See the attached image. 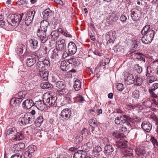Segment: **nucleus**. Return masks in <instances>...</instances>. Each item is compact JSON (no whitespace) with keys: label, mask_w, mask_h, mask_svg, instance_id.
Returning a JSON list of instances; mask_svg holds the SVG:
<instances>
[{"label":"nucleus","mask_w":158,"mask_h":158,"mask_svg":"<svg viewBox=\"0 0 158 158\" xmlns=\"http://www.w3.org/2000/svg\"><path fill=\"white\" fill-rule=\"evenodd\" d=\"M141 32L144 34L141 39L142 42L145 44L150 43L154 38V31L150 28L149 25H146L143 27Z\"/></svg>","instance_id":"obj_1"},{"label":"nucleus","mask_w":158,"mask_h":158,"mask_svg":"<svg viewBox=\"0 0 158 158\" xmlns=\"http://www.w3.org/2000/svg\"><path fill=\"white\" fill-rule=\"evenodd\" d=\"M23 15H15L10 14L7 18V21L9 24L8 27L10 29V27H15L19 25L22 19Z\"/></svg>","instance_id":"obj_2"},{"label":"nucleus","mask_w":158,"mask_h":158,"mask_svg":"<svg viewBox=\"0 0 158 158\" xmlns=\"http://www.w3.org/2000/svg\"><path fill=\"white\" fill-rule=\"evenodd\" d=\"M35 117L30 113H26L24 117H20L19 119V123L21 126L31 124L34 121Z\"/></svg>","instance_id":"obj_3"},{"label":"nucleus","mask_w":158,"mask_h":158,"mask_svg":"<svg viewBox=\"0 0 158 158\" xmlns=\"http://www.w3.org/2000/svg\"><path fill=\"white\" fill-rule=\"evenodd\" d=\"M27 57L26 64L28 67H30L35 64L38 58V56L35 53L26 52L24 54Z\"/></svg>","instance_id":"obj_4"},{"label":"nucleus","mask_w":158,"mask_h":158,"mask_svg":"<svg viewBox=\"0 0 158 158\" xmlns=\"http://www.w3.org/2000/svg\"><path fill=\"white\" fill-rule=\"evenodd\" d=\"M50 65L48 60L45 59L43 61H39L36 64V68L39 71L46 70Z\"/></svg>","instance_id":"obj_5"},{"label":"nucleus","mask_w":158,"mask_h":158,"mask_svg":"<svg viewBox=\"0 0 158 158\" xmlns=\"http://www.w3.org/2000/svg\"><path fill=\"white\" fill-rule=\"evenodd\" d=\"M47 30L40 28L37 30V35L40 38L41 41L42 43H44L47 40V38L46 35Z\"/></svg>","instance_id":"obj_6"},{"label":"nucleus","mask_w":158,"mask_h":158,"mask_svg":"<svg viewBox=\"0 0 158 158\" xmlns=\"http://www.w3.org/2000/svg\"><path fill=\"white\" fill-rule=\"evenodd\" d=\"M116 32L114 31L107 33L105 35L106 40L110 43H113L116 39Z\"/></svg>","instance_id":"obj_7"},{"label":"nucleus","mask_w":158,"mask_h":158,"mask_svg":"<svg viewBox=\"0 0 158 158\" xmlns=\"http://www.w3.org/2000/svg\"><path fill=\"white\" fill-rule=\"evenodd\" d=\"M130 119V117L128 116L124 115L117 117L114 120L115 123L117 125H122L125 123L127 121Z\"/></svg>","instance_id":"obj_8"},{"label":"nucleus","mask_w":158,"mask_h":158,"mask_svg":"<svg viewBox=\"0 0 158 158\" xmlns=\"http://www.w3.org/2000/svg\"><path fill=\"white\" fill-rule=\"evenodd\" d=\"M35 11L34 10L28 12L25 19V23L27 26L31 24L32 20L35 15Z\"/></svg>","instance_id":"obj_9"},{"label":"nucleus","mask_w":158,"mask_h":158,"mask_svg":"<svg viewBox=\"0 0 158 158\" xmlns=\"http://www.w3.org/2000/svg\"><path fill=\"white\" fill-rule=\"evenodd\" d=\"M66 45L65 41L63 39H60L56 41V49L58 50L64 51L65 50Z\"/></svg>","instance_id":"obj_10"},{"label":"nucleus","mask_w":158,"mask_h":158,"mask_svg":"<svg viewBox=\"0 0 158 158\" xmlns=\"http://www.w3.org/2000/svg\"><path fill=\"white\" fill-rule=\"evenodd\" d=\"M105 153L108 156V158H112L114 156V148L111 145L106 146L104 148Z\"/></svg>","instance_id":"obj_11"},{"label":"nucleus","mask_w":158,"mask_h":158,"mask_svg":"<svg viewBox=\"0 0 158 158\" xmlns=\"http://www.w3.org/2000/svg\"><path fill=\"white\" fill-rule=\"evenodd\" d=\"M71 115V111L69 109L66 108L63 110L61 113L60 117L63 120H67L69 118Z\"/></svg>","instance_id":"obj_12"},{"label":"nucleus","mask_w":158,"mask_h":158,"mask_svg":"<svg viewBox=\"0 0 158 158\" xmlns=\"http://www.w3.org/2000/svg\"><path fill=\"white\" fill-rule=\"evenodd\" d=\"M57 98L55 96H51L45 100V104H48L50 106H56L57 105Z\"/></svg>","instance_id":"obj_13"},{"label":"nucleus","mask_w":158,"mask_h":158,"mask_svg":"<svg viewBox=\"0 0 158 158\" xmlns=\"http://www.w3.org/2000/svg\"><path fill=\"white\" fill-rule=\"evenodd\" d=\"M25 144L23 143H19L15 144L13 147V150L14 152L20 153H22V151L25 148Z\"/></svg>","instance_id":"obj_14"},{"label":"nucleus","mask_w":158,"mask_h":158,"mask_svg":"<svg viewBox=\"0 0 158 158\" xmlns=\"http://www.w3.org/2000/svg\"><path fill=\"white\" fill-rule=\"evenodd\" d=\"M68 49L70 54H74L77 50V47L76 44L73 42H70L68 44Z\"/></svg>","instance_id":"obj_15"},{"label":"nucleus","mask_w":158,"mask_h":158,"mask_svg":"<svg viewBox=\"0 0 158 158\" xmlns=\"http://www.w3.org/2000/svg\"><path fill=\"white\" fill-rule=\"evenodd\" d=\"M141 127L143 130L147 132H149L152 128V124L147 121H144L143 122Z\"/></svg>","instance_id":"obj_16"},{"label":"nucleus","mask_w":158,"mask_h":158,"mask_svg":"<svg viewBox=\"0 0 158 158\" xmlns=\"http://www.w3.org/2000/svg\"><path fill=\"white\" fill-rule=\"evenodd\" d=\"M34 105V103L32 99H26L22 104L23 107L25 109L31 108Z\"/></svg>","instance_id":"obj_17"},{"label":"nucleus","mask_w":158,"mask_h":158,"mask_svg":"<svg viewBox=\"0 0 158 158\" xmlns=\"http://www.w3.org/2000/svg\"><path fill=\"white\" fill-rule=\"evenodd\" d=\"M140 15L139 11L137 9H132L131 11V15L132 19L134 21L137 20L139 19Z\"/></svg>","instance_id":"obj_18"},{"label":"nucleus","mask_w":158,"mask_h":158,"mask_svg":"<svg viewBox=\"0 0 158 158\" xmlns=\"http://www.w3.org/2000/svg\"><path fill=\"white\" fill-rule=\"evenodd\" d=\"M38 41L35 39H32L29 40V47L32 50L36 49L38 47Z\"/></svg>","instance_id":"obj_19"},{"label":"nucleus","mask_w":158,"mask_h":158,"mask_svg":"<svg viewBox=\"0 0 158 158\" xmlns=\"http://www.w3.org/2000/svg\"><path fill=\"white\" fill-rule=\"evenodd\" d=\"M134 81V78L132 75L128 74L124 78V81L126 84L127 85H131L133 84Z\"/></svg>","instance_id":"obj_20"},{"label":"nucleus","mask_w":158,"mask_h":158,"mask_svg":"<svg viewBox=\"0 0 158 158\" xmlns=\"http://www.w3.org/2000/svg\"><path fill=\"white\" fill-rule=\"evenodd\" d=\"M127 142L126 140L120 139L119 141L116 142V146L117 148H121L122 150L123 148H127L126 147Z\"/></svg>","instance_id":"obj_21"},{"label":"nucleus","mask_w":158,"mask_h":158,"mask_svg":"<svg viewBox=\"0 0 158 158\" xmlns=\"http://www.w3.org/2000/svg\"><path fill=\"white\" fill-rule=\"evenodd\" d=\"M86 156V152L85 151L79 150L74 153L73 158H85Z\"/></svg>","instance_id":"obj_22"},{"label":"nucleus","mask_w":158,"mask_h":158,"mask_svg":"<svg viewBox=\"0 0 158 158\" xmlns=\"http://www.w3.org/2000/svg\"><path fill=\"white\" fill-rule=\"evenodd\" d=\"M121 151L124 157H127L128 156L130 157L133 156V151L130 148H123Z\"/></svg>","instance_id":"obj_23"},{"label":"nucleus","mask_w":158,"mask_h":158,"mask_svg":"<svg viewBox=\"0 0 158 158\" xmlns=\"http://www.w3.org/2000/svg\"><path fill=\"white\" fill-rule=\"evenodd\" d=\"M45 101L41 100L36 101L35 102V105L36 107L40 110H43L45 107Z\"/></svg>","instance_id":"obj_24"},{"label":"nucleus","mask_w":158,"mask_h":158,"mask_svg":"<svg viewBox=\"0 0 158 158\" xmlns=\"http://www.w3.org/2000/svg\"><path fill=\"white\" fill-rule=\"evenodd\" d=\"M136 154L139 156H143L146 153L144 147L140 146L136 148L135 150Z\"/></svg>","instance_id":"obj_25"},{"label":"nucleus","mask_w":158,"mask_h":158,"mask_svg":"<svg viewBox=\"0 0 158 158\" xmlns=\"http://www.w3.org/2000/svg\"><path fill=\"white\" fill-rule=\"evenodd\" d=\"M69 64L68 61L64 60L61 62L60 67V68L64 71L67 70L69 67Z\"/></svg>","instance_id":"obj_26"},{"label":"nucleus","mask_w":158,"mask_h":158,"mask_svg":"<svg viewBox=\"0 0 158 158\" xmlns=\"http://www.w3.org/2000/svg\"><path fill=\"white\" fill-rule=\"evenodd\" d=\"M17 133V131L15 127L10 128L7 130L6 132V135H9L13 138V137Z\"/></svg>","instance_id":"obj_27"},{"label":"nucleus","mask_w":158,"mask_h":158,"mask_svg":"<svg viewBox=\"0 0 158 158\" xmlns=\"http://www.w3.org/2000/svg\"><path fill=\"white\" fill-rule=\"evenodd\" d=\"M21 102L22 100H20V99H19V98L14 97L11 98L10 103L11 106L15 107L17 105H19Z\"/></svg>","instance_id":"obj_28"},{"label":"nucleus","mask_w":158,"mask_h":158,"mask_svg":"<svg viewBox=\"0 0 158 158\" xmlns=\"http://www.w3.org/2000/svg\"><path fill=\"white\" fill-rule=\"evenodd\" d=\"M89 124L90 127L92 128V132L94 134H96V133L94 131V129L97 126V123L94 119H90L89 120Z\"/></svg>","instance_id":"obj_29"},{"label":"nucleus","mask_w":158,"mask_h":158,"mask_svg":"<svg viewBox=\"0 0 158 158\" xmlns=\"http://www.w3.org/2000/svg\"><path fill=\"white\" fill-rule=\"evenodd\" d=\"M39 74L40 77L44 80L48 79V73L46 70L39 71Z\"/></svg>","instance_id":"obj_30"},{"label":"nucleus","mask_w":158,"mask_h":158,"mask_svg":"<svg viewBox=\"0 0 158 158\" xmlns=\"http://www.w3.org/2000/svg\"><path fill=\"white\" fill-rule=\"evenodd\" d=\"M23 134L21 131L19 132L17 131V133L13 137V139L16 140H21L23 139Z\"/></svg>","instance_id":"obj_31"},{"label":"nucleus","mask_w":158,"mask_h":158,"mask_svg":"<svg viewBox=\"0 0 158 158\" xmlns=\"http://www.w3.org/2000/svg\"><path fill=\"white\" fill-rule=\"evenodd\" d=\"M25 46L23 44L19 45L15 49L16 55L19 56H20L23 53V48H24Z\"/></svg>","instance_id":"obj_32"},{"label":"nucleus","mask_w":158,"mask_h":158,"mask_svg":"<svg viewBox=\"0 0 158 158\" xmlns=\"http://www.w3.org/2000/svg\"><path fill=\"white\" fill-rule=\"evenodd\" d=\"M134 82L133 84H134L136 86H140L142 84L143 82V80L139 76H136L135 77V78H134Z\"/></svg>","instance_id":"obj_33"},{"label":"nucleus","mask_w":158,"mask_h":158,"mask_svg":"<svg viewBox=\"0 0 158 158\" xmlns=\"http://www.w3.org/2000/svg\"><path fill=\"white\" fill-rule=\"evenodd\" d=\"M55 85L56 87L60 89H63L65 87V85L64 82L62 81H59L56 82Z\"/></svg>","instance_id":"obj_34"},{"label":"nucleus","mask_w":158,"mask_h":158,"mask_svg":"<svg viewBox=\"0 0 158 158\" xmlns=\"http://www.w3.org/2000/svg\"><path fill=\"white\" fill-rule=\"evenodd\" d=\"M0 27L7 30H10L8 25L7 26L6 24H5L4 21L3 20V18L1 16H0Z\"/></svg>","instance_id":"obj_35"},{"label":"nucleus","mask_w":158,"mask_h":158,"mask_svg":"<svg viewBox=\"0 0 158 158\" xmlns=\"http://www.w3.org/2000/svg\"><path fill=\"white\" fill-rule=\"evenodd\" d=\"M81 83L79 80H76L75 81L73 85L74 89L76 91H78L80 89L81 87Z\"/></svg>","instance_id":"obj_36"},{"label":"nucleus","mask_w":158,"mask_h":158,"mask_svg":"<svg viewBox=\"0 0 158 158\" xmlns=\"http://www.w3.org/2000/svg\"><path fill=\"white\" fill-rule=\"evenodd\" d=\"M36 150V147L34 145H31L28 146L26 149V150H27L30 154L32 155L35 151Z\"/></svg>","instance_id":"obj_37"},{"label":"nucleus","mask_w":158,"mask_h":158,"mask_svg":"<svg viewBox=\"0 0 158 158\" xmlns=\"http://www.w3.org/2000/svg\"><path fill=\"white\" fill-rule=\"evenodd\" d=\"M151 98L149 100L147 99L142 103L143 105L145 107L150 108L152 107V104L153 103V102L151 100Z\"/></svg>","instance_id":"obj_38"},{"label":"nucleus","mask_w":158,"mask_h":158,"mask_svg":"<svg viewBox=\"0 0 158 158\" xmlns=\"http://www.w3.org/2000/svg\"><path fill=\"white\" fill-rule=\"evenodd\" d=\"M134 57L135 59L138 60H142L144 62H145L144 58L142 56L141 53L139 52L135 53L134 54Z\"/></svg>","instance_id":"obj_39"},{"label":"nucleus","mask_w":158,"mask_h":158,"mask_svg":"<svg viewBox=\"0 0 158 158\" xmlns=\"http://www.w3.org/2000/svg\"><path fill=\"white\" fill-rule=\"evenodd\" d=\"M41 56H43L46 54L47 53V48L45 46H42L39 50Z\"/></svg>","instance_id":"obj_40"},{"label":"nucleus","mask_w":158,"mask_h":158,"mask_svg":"<svg viewBox=\"0 0 158 158\" xmlns=\"http://www.w3.org/2000/svg\"><path fill=\"white\" fill-rule=\"evenodd\" d=\"M109 19L113 22H116L118 19V17L116 14L112 13L109 16Z\"/></svg>","instance_id":"obj_41"},{"label":"nucleus","mask_w":158,"mask_h":158,"mask_svg":"<svg viewBox=\"0 0 158 158\" xmlns=\"http://www.w3.org/2000/svg\"><path fill=\"white\" fill-rule=\"evenodd\" d=\"M51 35L52 36V40H57L59 36V32L54 31L51 32Z\"/></svg>","instance_id":"obj_42"},{"label":"nucleus","mask_w":158,"mask_h":158,"mask_svg":"<svg viewBox=\"0 0 158 158\" xmlns=\"http://www.w3.org/2000/svg\"><path fill=\"white\" fill-rule=\"evenodd\" d=\"M59 32L66 37H69L70 38L72 37V35L69 34V32L66 31H65L61 28L58 29Z\"/></svg>","instance_id":"obj_43"},{"label":"nucleus","mask_w":158,"mask_h":158,"mask_svg":"<svg viewBox=\"0 0 158 158\" xmlns=\"http://www.w3.org/2000/svg\"><path fill=\"white\" fill-rule=\"evenodd\" d=\"M48 25L49 23L48 21L46 20L42 21L40 23V28L45 30L46 28V30H47Z\"/></svg>","instance_id":"obj_44"},{"label":"nucleus","mask_w":158,"mask_h":158,"mask_svg":"<svg viewBox=\"0 0 158 158\" xmlns=\"http://www.w3.org/2000/svg\"><path fill=\"white\" fill-rule=\"evenodd\" d=\"M26 93L25 91H22L19 92L17 95H16V96H18L17 97L20 99V100L22 101L23 98H24L26 95Z\"/></svg>","instance_id":"obj_45"},{"label":"nucleus","mask_w":158,"mask_h":158,"mask_svg":"<svg viewBox=\"0 0 158 158\" xmlns=\"http://www.w3.org/2000/svg\"><path fill=\"white\" fill-rule=\"evenodd\" d=\"M139 92L138 90H136L133 91L132 93V97L137 100L139 97Z\"/></svg>","instance_id":"obj_46"},{"label":"nucleus","mask_w":158,"mask_h":158,"mask_svg":"<svg viewBox=\"0 0 158 158\" xmlns=\"http://www.w3.org/2000/svg\"><path fill=\"white\" fill-rule=\"evenodd\" d=\"M52 85L48 82H44L41 84L40 87L44 89H48L51 87Z\"/></svg>","instance_id":"obj_47"},{"label":"nucleus","mask_w":158,"mask_h":158,"mask_svg":"<svg viewBox=\"0 0 158 158\" xmlns=\"http://www.w3.org/2000/svg\"><path fill=\"white\" fill-rule=\"evenodd\" d=\"M90 134V130L89 131L85 127L83 128L81 132V134L82 137L83 136H86L89 135Z\"/></svg>","instance_id":"obj_48"},{"label":"nucleus","mask_w":158,"mask_h":158,"mask_svg":"<svg viewBox=\"0 0 158 158\" xmlns=\"http://www.w3.org/2000/svg\"><path fill=\"white\" fill-rule=\"evenodd\" d=\"M109 59H105L104 60H102L98 64V66L100 67H102L103 66H105L107 63H109ZM105 68V66L104 67V68Z\"/></svg>","instance_id":"obj_49"},{"label":"nucleus","mask_w":158,"mask_h":158,"mask_svg":"<svg viewBox=\"0 0 158 158\" xmlns=\"http://www.w3.org/2000/svg\"><path fill=\"white\" fill-rule=\"evenodd\" d=\"M156 80V77L154 76H148L147 78V82L148 83H151L155 81Z\"/></svg>","instance_id":"obj_50"},{"label":"nucleus","mask_w":158,"mask_h":158,"mask_svg":"<svg viewBox=\"0 0 158 158\" xmlns=\"http://www.w3.org/2000/svg\"><path fill=\"white\" fill-rule=\"evenodd\" d=\"M158 88V83H155L152 84L151 86L149 87V92H153L156 89Z\"/></svg>","instance_id":"obj_51"},{"label":"nucleus","mask_w":158,"mask_h":158,"mask_svg":"<svg viewBox=\"0 0 158 158\" xmlns=\"http://www.w3.org/2000/svg\"><path fill=\"white\" fill-rule=\"evenodd\" d=\"M50 13L51 10L49 9H47L44 10L43 12L44 19H47Z\"/></svg>","instance_id":"obj_52"},{"label":"nucleus","mask_w":158,"mask_h":158,"mask_svg":"<svg viewBox=\"0 0 158 158\" xmlns=\"http://www.w3.org/2000/svg\"><path fill=\"white\" fill-rule=\"evenodd\" d=\"M74 98L76 102L82 103L83 101H84V98L79 94H77V96Z\"/></svg>","instance_id":"obj_53"},{"label":"nucleus","mask_w":158,"mask_h":158,"mask_svg":"<svg viewBox=\"0 0 158 158\" xmlns=\"http://www.w3.org/2000/svg\"><path fill=\"white\" fill-rule=\"evenodd\" d=\"M149 92L150 94V96L152 97V98L151 99L153 102V100L154 99L156 101L158 100V96L155 94L153 92Z\"/></svg>","instance_id":"obj_54"},{"label":"nucleus","mask_w":158,"mask_h":158,"mask_svg":"<svg viewBox=\"0 0 158 158\" xmlns=\"http://www.w3.org/2000/svg\"><path fill=\"white\" fill-rule=\"evenodd\" d=\"M150 141L152 143L154 147L156 148L158 146V142L157 140L154 137H152L150 139Z\"/></svg>","instance_id":"obj_55"},{"label":"nucleus","mask_w":158,"mask_h":158,"mask_svg":"<svg viewBox=\"0 0 158 158\" xmlns=\"http://www.w3.org/2000/svg\"><path fill=\"white\" fill-rule=\"evenodd\" d=\"M134 69L136 70L138 73H140L142 71V69L141 67L140 66L139 64H136L134 65Z\"/></svg>","instance_id":"obj_56"},{"label":"nucleus","mask_w":158,"mask_h":158,"mask_svg":"<svg viewBox=\"0 0 158 158\" xmlns=\"http://www.w3.org/2000/svg\"><path fill=\"white\" fill-rule=\"evenodd\" d=\"M58 50L57 49H54L52 51V55L51 56V57L53 59H55L56 58V56H58Z\"/></svg>","instance_id":"obj_57"},{"label":"nucleus","mask_w":158,"mask_h":158,"mask_svg":"<svg viewBox=\"0 0 158 158\" xmlns=\"http://www.w3.org/2000/svg\"><path fill=\"white\" fill-rule=\"evenodd\" d=\"M127 128L126 126H123L121 127H120L119 131L122 134H123L124 133L127 132Z\"/></svg>","instance_id":"obj_58"},{"label":"nucleus","mask_w":158,"mask_h":158,"mask_svg":"<svg viewBox=\"0 0 158 158\" xmlns=\"http://www.w3.org/2000/svg\"><path fill=\"white\" fill-rule=\"evenodd\" d=\"M19 5L27 4L28 3L27 0H19L17 2Z\"/></svg>","instance_id":"obj_59"},{"label":"nucleus","mask_w":158,"mask_h":158,"mask_svg":"<svg viewBox=\"0 0 158 158\" xmlns=\"http://www.w3.org/2000/svg\"><path fill=\"white\" fill-rule=\"evenodd\" d=\"M22 153H17L13 155L10 158H22Z\"/></svg>","instance_id":"obj_60"},{"label":"nucleus","mask_w":158,"mask_h":158,"mask_svg":"<svg viewBox=\"0 0 158 158\" xmlns=\"http://www.w3.org/2000/svg\"><path fill=\"white\" fill-rule=\"evenodd\" d=\"M24 158H30L31 157L32 155L30 154L27 150H25V151L23 154Z\"/></svg>","instance_id":"obj_61"},{"label":"nucleus","mask_w":158,"mask_h":158,"mask_svg":"<svg viewBox=\"0 0 158 158\" xmlns=\"http://www.w3.org/2000/svg\"><path fill=\"white\" fill-rule=\"evenodd\" d=\"M139 118H138L136 116H135L132 118L130 117V119L128 120L130 121L131 122L133 123L135 122H137L138 120H139Z\"/></svg>","instance_id":"obj_62"},{"label":"nucleus","mask_w":158,"mask_h":158,"mask_svg":"<svg viewBox=\"0 0 158 158\" xmlns=\"http://www.w3.org/2000/svg\"><path fill=\"white\" fill-rule=\"evenodd\" d=\"M117 89L119 91H122L124 89L123 85L120 83L118 84L117 85Z\"/></svg>","instance_id":"obj_63"},{"label":"nucleus","mask_w":158,"mask_h":158,"mask_svg":"<svg viewBox=\"0 0 158 158\" xmlns=\"http://www.w3.org/2000/svg\"><path fill=\"white\" fill-rule=\"evenodd\" d=\"M127 19L126 16L123 15H122L120 18V20L123 23L126 22Z\"/></svg>","instance_id":"obj_64"}]
</instances>
